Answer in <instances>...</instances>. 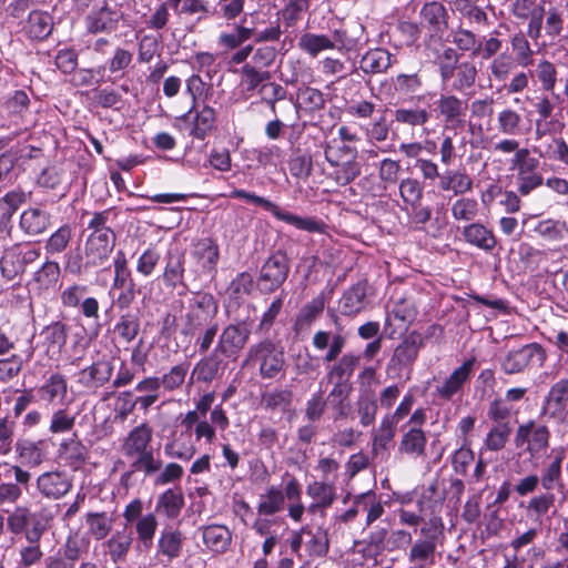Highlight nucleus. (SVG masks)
Segmentation results:
<instances>
[{
  "label": "nucleus",
  "instance_id": "1",
  "mask_svg": "<svg viewBox=\"0 0 568 568\" xmlns=\"http://www.w3.org/2000/svg\"><path fill=\"white\" fill-rule=\"evenodd\" d=\"M152 444L153 428L146 422L134 426L125 435L121 443V454L129 463V471L123 477L132 474L153 477L161 470L162 457Z\"/></svg>",
  "mask_w": 568,
  "mask_h": 568
},
{
  "label": "nucleus",
  "instance_id": "2",
  "mask_svg": "<svg viewBox=\"0 0 568 568\" xmlns=\"http://www.w3.org/2000/svg\"><path fill=\"white\" fill-rule=\"evenodd\" d=\"M112 209L91 213L87 230L90 231L84 243V258L95 267L103 265L115 246L116 235L108 225Z\"/></svg>",
  "mask_w": 568,
  "mask_h": 568
},
{
  "label": "nucleus",
  "instance_id": "3",
  "mask_svg": "<svg viewBox=\"0 0 568 568\" xmlns=\"http://www.w3.org/2000/svg\"><path fill=\"white\" fill-rule=\"evenodd\" d=\"M7 529L12 535H22L26 541H40L54 520L50 508L43 507L32 511L26 505L16 506L7 517Z\"/></svg>",
  "mask_w": 568,
  "mask_h": 568
},
{
  "label": "nucleus",
  "instance_id": "4",
  "mask_svg": "<svg viewBox=\"0 0 568 568\" xmlns=\"http://www.w3.org/2000/svg\"><path fill=\"white\" fill-rule=\"evenodd\" d=\"M284 348L266 338L252 344L243 366H257L263 379H275L285 371Z\"/></svg>",
  "mask_w": 568,
  "mask_h": 568
},
{
  "label": "nucleus",
  "instance_id": "5",
  "mask_svg": "<svg viewBox=\"0 0 568 568\" xmlns=\"http://www.w3.org/2000/svg\"><path fill=\"white\" fill-rule=\"evenodd\" d=\"M246 21V18H243L240 22L233 23L231 29L222 31L219 34L216 45L223 53L234 51L250 39H254L256 43L274 42L277 41L282 34L278 23L271 24L260 30L254 26H247Z\"/></svg>",
  "mask_w": 568,
  "mask_h": 568
},
{
  "label": "nucleus",
  "instance_id": "6",
  "mask_svg": "<svg viewBox=\"0 0 568 568\" xmlns=\"http://www.w3.org/2000/svg\"><path fill=\"white\" fill-rule=\"evenodd\" d=\"M230 196L232 199L244 200L247 203L258 205L264 210L270 211L277 220L283 221L290 225H293L301 231L320 234H324L326 232V224L323 221L316 217H302L295 215L288 211L281 209L278 205L271 202L270 200L256 195L255 193L247 192L241 189H235L231 192Z\"/></svg>",
  "mask_w": 568,
  "mask_h": 568
},
{
  "label": "nucleus",
  "instance_id": "7",
  "mask_svg": "<svg viewBox=\"0 0 568 568\" xmlns=\"http://www.w3.org/2000/svg\"><path fill=\"white\" fill-rule=\"evenodd\" d=\"M511 169L516 171L517 192L528 196L544 185V175L540 171L539 159L531 156L530 151H519L510 160Z\"/></svg>",
  "mask_w": 568,
  "mask_h": 568
},
{
  "label": "nucleus",
  "instance_id": "8",
  "mask_svg": "<svg viewBox=\"0 0 568 568\" xmlns=\"http://www.w3.org/2000/svg\"><path fill=\"white\" fill-rule=\"evenodd\" d=\"M251 327L244 322L230 323L223 327L214 349L229 362H236L251 337Z\"/></svg>",
  "mask_w": 568,
  "mask_h": 568
},
{
  "label": "nucleus",
  "instance_id": "9",
  "mask_svg": "<svg viewBox=\"0 0 568 568\" xmlns=\"http://www.w3.org/2000/svg\"><path fill=\"white\" fill-rule=\"evenodd\" d=\"M290 273V262L285 253L278 251L272 254L262 265L256 281L262 294L277 291L286 281Z\"/></svg>",
  "mask_w": 568,
  "mask_h": 568
},
{
  "label": "nucleus",
  "instance_id": "10",
  "mask_svg": "<svg viewBox=\"0 0 568 568\" xmlns=\"http://www.w3.org/2000/svg\"><path fill=\"white\" fill-rule=\"evenodd\" d=\"M219 305L210 293H197L191 301L185 314L183 334L192 335L211 322L217 314Z\"/></svg>",
  "mask_w": 568,
  "mask_h": 568
},
{
  "label": "nucleus",
  "instance_id": "11",
  "mask_svg": "<svg viewBox=\"0 0 568 568\" xmlns=\"http://www.w3.org/2000/svg\"><path fill=\"white\" fill-rule=\"evenodd\" d=\"M540 416L557 424L568 423V378L555 382L545 396Z\"/></svg>",
  "mask_w": 568,
  "mask_h": 568
},
{
  "label": "nucleus",
  "instance_id": "12",
  "mask_svg": "<svg viewBox=\"0 0 568 568\" xmlns=\"http://www.w3.org/2000/svg\"><path fill=\"white\" fill-rule=\"evenodd\" d=\"M423 346L424 338L418 332L408 333L395 347L387 363V372H395L399 375L403 371H409Z\"/></svg>",
  "mask_w": 568,
  "mask_h": 568
},
{
  "label": "nucleus",
  "instance_id": "13",
  "mask_svg": "<svg viewBox=\"0 0 568 568\" xmlns=\"http://www.w3.org/2000/svg\"><path fill=\"white\" fill-rule=\"evenodd\" d=\"M549 438L548 427L530 419L517 427L514 443L518 448L526 446V450L535 456L548 448Z\"/></svg>",
  "mask_w": 568,
  "mask_h": 568
},
{
  "label": "nucleus",
  "instance_id": "14",
  "mask_svg": "<svg viewBox=\"0 0 568 568\" xmlns=\"http://www.w3.org/2000/svg\"><path fill=\"white\" fill-rule=\"evenodd\" d=\"M88 293V286L83 284L73 283L67 286L60 293V301L65 308H80L81 314L89 320L99 321L100 305L95 297L85 296Z\"/></svg>",
  "mask_w": 568,
  "mask_h": 568
},
{
  "label": "nucleus",
  "instance_id": "15",
  "mask_svg": "<svg viewBox=\"0 0 568 568\" xmlns=\"http://www.w3.org/2000/svg\"><path fill=\"white\" fill-rule=\"evenodd\" d=\"M537 359L539 365L546 359V354L539 344H527L518 349L509 351L500 359V368L505 374L514 375L524 372V369L534 361Z\"/></svg>",
  "mask_w": 568,
  "mask_h": 568
},
{
  "label": "nucleus",
  "instance_id": "16",
  "mask_svg": "<svg viewBox=\"0 0 568 568\" xmlns=\"http://www.w3.org/2000/svg\"><path fill=\"white\" fill-rule=\"evenodd\" d=\"M122 13L103 0L100 7H94L84 18L88 33H112L116 31Z\"/></svg>",
  "mask_w": 568,
  "mask_h": 568
},
{
  "label": "nucleus",
  "instance_id": "17",
  "mask_svg": "<svg viewBox=\"0 0 568 568\" xmlns=\"http://www.w3.org/2000/svg\"><path fill=\"white\" fill-rule=\"evenodd\" d=\"M424 539H417L410 547L408 559L413 564L427 565L432 560L437 547L438 537L443 534L442 525L437 520H430L420 529Z\"/></svg>",
  "mask_w": 568,
  "mask_h": 568
},
{
  "label": "nucleus",
  "instance_id": "18",
  "mask_svg": "<svg viewBox=\"0 0 568 568\" xmlns=\"http://www.w3.org/2000/svg\"><path fill=\"white\" fill-rule=\"evenodd\" d=\"M39 494L47 499L58 500L64 497L73 486L72 477L64 471L42 473L36 481Z\"/></svg>",
  "mask_w": 568,
  "mask_h": 568
},
{
  "label": "nucleus",
  "instance_id": "19",
  "mask_svg": "<svg viewBox=\"0 0 568 568\" xmlns=\"http://www.w3.org/2000/svg\"><path fill=\"white\" fill-rule=\"evenodd\" d=\"M113 366L110 361L101 359L82 368L75 374V383L87 392L95 393L110 382Z\"/></svg>",
  "mask_w": 568,
  "mask_h": 568
},
{
  "label": "nucleus",
  "instance_id": "20",
  "mask_svg": "<svg viewBox=\"0 0 568 568\" xmlns=\"http://www.w3.org/2000/svg\"><path fill=\"white\" fill-rule=\"evenodd\" d=\"M191 256L201 267V273L213 277L220 258V248L216 241L210 236L194 240L191 245Z\"/></svg>",
  "mask_w": 568,
  "mask_h": 568
},
{
  "label": "nucleus",
  "instance_id": "21",
  "mask_svg": "<svg viewBox=\"0 0 568 568\" xmlns=\"http://www.w3.org/2000/svg\"><path fill=\"white\" fill-rule=\"evenodd\" d=\"M420 23L432 36L442 38L448 30L449 12L439 1L425 2L419 11Z\"/></svg>",
  "mask_w": 568,
  "mask_h": 568
},
{
  "label": "nucleus",
  "instance_id": "22",
  "mask_svg": "<svg viewBox=\"0 0 568 568\" xmlns=\"http://www.w3.org/2000/svg\"><path fill=\"white\" fill-rule=\"evenodd\" d=\"M467 103L455 94H440L435 101V112L446 125L463 126Z\"/></svg>",
  "mask_w": 568,
  "mask_h": 568
},
{
  "label": "nucleus",
  "instance_id": "23",
  "mask_svg": "<svg viewBox=\"0 0 568 568\" xmlns=\"http://www.w3.org/2000/svg\"><path fill=\"white\" fill-rule=\"evenodd\" d=\"M185 274V253L180 248H172L168 251L165 258V266L163 271V283L165 287L175 290L182 287L183 292L189 291L187 284L184 280Z\"/></svg>",
  "mask_w": 568,
  "mask_h": 568
},
{
  "label": "nucleus",
  "instance_id": "24",
  "mask_svg": "<svg viewBox=\"0 0 568 568\" xmlns=\"http://www.w3.org/2000/svg\"><path fill=\"white\" fill-rule=\"evenodd\" d=\"M346 337L341 333H332L329 331L320 329L312 337L313 347L318 351H325L322 357L327 365L335 363L342 355L346 346Z\"/></svg>",
  "mask_w": 568,
  "mask_h": 568
},
{
  "label": "nucleus",
  "instance_id": "25",
  "mask_svg": "<svg viewBox=\"0 0 568 568\" xmlns=\"http://www.w3.org/2000/svg\"><path fill=\"white\" fill-rule=\"evenodd\" d=\"M346 337L341 333H332L329 331L320 329L312 337L313 347L318 351H325L322 357L327 365L335 363L342 355L346 346Z\"/></svg>",
  "mask_w": 568,
  "mask_h": 568
},
{
  "label": "nucleus",
  "instance_id": "26",
  "mask_svg": "<svg viewBox=\"0 0 568 568\" xmlns=\"http://www.w3.org/2000/svg\"><path fill=\"white\" fill-rule=\"evenodd\" d=\"M475 362V357L466 359L459 367L454 369L440 385H437L436 393L438 397L445 400H450L457 393H459L464 385L469 382Z\"/></svg>",
  "mask_w": 568,
  "mask_h": 568
},
{
  "label": "nucleus",
  "instance_id": "27",
  "mask_svg": "<svg viewBox=\"0 0 568 568\" xmlns=\"http://www.w3.org/2000/svg\"><path fill=\"white\" fill-rule=\"evenodd\" d=\"M227 362L215 349L201 358L193 367L191 378L199 383L210 384L223 375Z\"/></svg>",
  "mask_w": 568,
  "mask_h": 568
},
{
  "label": "nucleus",
  "instance_id": "28",
  "mask_svg": "<svg viewBox=\"0 0 568 568\" xmlns=\"http://www.w3.org/2000/svg\"><path fill=\"white\" fill-rule=\"evenodd\" d=\"M6 476H13L16 483L0 484V505L4 503L16 504L22 497V486L28 487L31 474L19 465H8Z\"/></svg>",
  "mask_w": 568,
  "mask_h": 568
},
{
  "label": "nucleus",
  "instance_id": "29",
  "mask_svg": "<svg viewBox=\"0 0 568 568\" xmlns=\"http://www.w3.org/2000/svg\"><path fill=\"white\" fill-rule=\"evenodd\" d=\"M361 362L359 355L352 352L343 354L335 363L326 366V379L328 383H342L343 385H349L348 382L352 378L354 372L358 367Z\"/></svg>",
  "mask_w": 568,
  "mask_h": 568
},
{
  "label": "nucleus",
  "instance_id": "30",
  "mask_svg": "<svg viewBox=\"0 0 568 568\" xmlns=\"http://www.w3.org/2000/svg\"><path fill=\"white\" fill-rule=\"evenodd\" d=\"M19 226L28 236L41 235L51 226V214L39 207H29L21 213Z\"/></svg>",
  "mask_w": 568,
  "mask_h": 568
},
{
  "label": "nucleus",
  "instance_id": "31",
  "mask_svg": "<svg viewBox=\"0 0 568 568\" xmlns=\"http://www.w3.org/2000/svg\"><path fill=\"white\" fill-rule=\"evenodd\" d=\"M466 243L486 253L493 252L497 245L494 232L481 223H470L463 229Z\"/></svg>",
  "mask_w": 568,
  "mask_h": 568
},
{
  "label": "nucleus",
  "instance_id": "32",
  "mask_svg": "<svg viewBox=\"0 0 568 568\" xmlns=\"http://www.w3.org/2000/svg\"><path fill=\"white\" fill-rule=\"evenodd\" d=\"M395 62L394 55L384 48H375L365 52L359 61V69L365 74L385 73Z\"/></svg>",
  "mask_w": 568,
  "mask_h": 568
},
{
  "label": "nucleus",
  "instance_id": "33",
  "mask_svg": "<svg viewBox=\"0 0 568 568\" xmlns=\"http://www.w3.org/2000/svg\"><path fill=\"white\" fill-rule=\"evenodd\" d=\"M34 351L31 338L23 355L12 353L8 357H0V383H8L16 378L21 373L24 364L32 359Z\"/></svg>",
  "mask_w": 568,
  "mask_h": 568
},
{
  "label": "nucleus",
  "instance_id": "34",
  "mask_svg": "<svg viewBox=\"0 0 568 568\" xmlns=\"http://www.w3.org/2000/svg\"><path fill=\"white\" fill-rule=\"evenodd\" d=\"M132 541V532L124 528L123 530H118L112 534L111 537L102 544V547L104 554L110 557L111 561L118 564L126 559Z\"/></svg>",
  "mask_w": 568,
  "mask_h": 568
},
{
  "label": "nucleus",
  "instance_id": "35",
  "mask_svg": "<svg viewBox=\"0 0 568 568\" xmlns=\"http://www.w3.org/2000/svg\"><path fill=\"white\" fill-rule=\"evenodd\" d=\"M185 504L182 489L169 488L156 499L155 511L168 519H175L181 514Z\"/></svg>",
  "mask_w": 568,
  "mask_h": 568
},
{
  "label": "nucleus",
  "instance_id": "36",
  "mask_svg": "<svg viewBox=\"0 0 568 568\" xmlns=\"http://www.w3.org/2000/svg\"><path fill=\"white\" fill-rule=\"evenodd\" d=\"M203 542L213 552L223 554L232 541V532L224 525H209L202 528Z\"/></svg>",
  "mask_w": 568,
  "mask_h": 568
},
{
  "label": "nucleus",
  "instance_id": "37",
  "mask_svg": "<svg viewBox=\"0 0 568 568\" xmlns=\"http://www.w3.org/2000/svg\"><path fill=\"white\" fill-rule=\"evenodd\" d=\"M158 556H162L168 562L179 558L183 550V536L178 529H163L158 539Z\"/></svg>",
  "mask_w": 568,
  "mask_h": 568
},
{
  "label": "nucleus",
  "instance_id": "38",
  "mask_svg": "<svg viewBox=\"0 0 568 568\" xmlns=\"http://www.w3.org/2000/svg\"><path fill=\"white\" fill-rule=\"evenodd\" d=\"M426 80L422 68L414 72L398 73L393 79V85L395 91L403 95L413 98L418 92L425 89Z\"/></svg>",
  "mask_w": 568,
  "mask_h": 568
},
{
  "label": "nucleus",
  "instance_id": "39",
  "mask_svg": "<svg viewBox=\"0 0 568 568\" xmlns=\"http://www.w3.org/2000/svg\"><path fill=\"white\" fill-rule=\"evenodd\" d=\"M427 437L419 427H410L406 430L398 444V452L414 458L425 455Z\"/></svg>",
  "mask_w": 568,
  "mask_h": 568
},
{
  "label": "nucleus",
  "instance_id": "40",
  "mask_svg": "<svg viewBox=\"0 0 568 568\" xmlns=\"http://www.w3.org/2000/svg\"><path fill=\"white\" fill-rule=\"evenodd\" d=\"M351 390V385H343L342 383L334 384L329 390L327 402L335 412V419H343L349 416L352 410L349 402Z\"/></svg>",
  "mask_w": 568,
  "mask_h": 568
},
{
  "label": "nucleus",
  "instance_id": "41",
  "mask_svg": "<svg viewBox=\"0 0 568 568\" xmlns=\"http://www.w3.org/2000/svg\"><path fill=\"white\" fill-rule=\"evenodd\" d=\"M26 200L22 190H12L0 197V230H10L12 216Z\"/></svg>",
  "mask_w": 568,
  "mask_h": 568
},
{
  "label": "nucleus",
  "instance_id": "42",
  "mask_svg": "<svg viewBox=\"0 0 568 568\" xmlns=\"http://www.w3.org/2000/svg\"><path fill=\"white\" fill-rule=\"evenodd\" d=\"M140 311L128 310L119 316L114 333L125 343H131L140 333Z\"/></svg>",
  "mask_w": 568,
  "mask_h": 568
},
{
  "label": "nucleus",
  "instance_id": "43",
  "mask_svg": "<svg viewBox=\"0 0 568 568\" xmlns=\"http://www.w3.org/2000/svg\"><path fill=\"white\" fill-rule=\"evenodd\" d=\"M324 307L325 298L322 293L300 310L295 320V329L297 332L310 329L313 323L322 315Z\"/></svg>",
  "mask_w": 568,
  "mask_h": 568
},
{
  "label": "nucleus",
  "instance_id": "44",
  "mask_svg": "<svg viewBox=\"0 0 568 568\" xmlns=\"http://www.w3.org/2000/svg\"><path fill=\"white\" fill-rule=\"evenodd\" d=\"M455 79L450 83V90L459 93L473 89L478 77L477 67L473 61H463L454 69Z\"/></svg>",
  "mask_w": 568,
  "mask_h": 568
},
{
  "label": "nucleus",
  "instance_id": "45",
  "mask_svg": "<svg viewBox=\"0 0 568 568\" xmlns=\"http://www.w3.org/2000/svg\"><path fill=\"white\" fill-rule=\"evenodd\" d=\"M59 456L67 466L77 470L85 463L88 450L79 440L68 439L60 445Z\"/></svg>",
  "mask_w": 568,
  "mask_h": 568
},
{
  "label": "nucleus",
  "instance_id": "46",
  "mask_svg": "<svg viewBox=\"0 0 568 568\" xmlns=\"http://www.w3.org/2000/svg\"><path fill=\"white\" fill-rule=\"evenodd\" d=\"M27 30L32 39L43 40L53 30V19L44 11L33 10L29 13Z\"/></svg>",
  "mask_w": 568,
  "mask_h": 568
},
{
  "label": "nucleus",
  "instance_id": "47",
  "mask_svg": "<svg viewBox=\"0 0 568 568\" xmlns=\"http://www.w3.org/2000/svg\"><path fill=\"white\" fill-rule=\"evenodd\" d=\"M73 237V229L70 224H63L57 229L44 242V251L48 256L62 254L70 245Z\"/></svg>",
  "mask_w": 568,
  "mask_h": 568
},
{
  "label": "nucleus",
  "instance_id": "48",
  "mask_svg": "<svg viewBox=\"0 0 568 568\" xmlns=\"http://www.w3.org/2000/svg\"><path fill=\"white\" fill-rule=\"evenodd\" d=\"M284 493L278 486H270L264 494L260 496L256 507L258 515L272 516L284 509Z\"/></svg>",
  "mask_w": 568,
  "mask_h": 568
},
{
  "label": "nucleus",
  "instance_id": "49",
  "mask_svg": "<svg viewBox=\"0 0 568 568\" xmlns=\"http://www.w3.org/2000/svg\"><path fill=\"white\" fill-rule=\"evenodd\" d=\"M40 396L49 403H60L67 397V379L63 375L52 374L39 388Z\"/></svg>",
  "mask_w": 568,
  "mask_h": 568
},
{
  "label": "nucleus",
  "instance_id": "50",
  "mask_svg": "<svg viewBox=\"0 0 568 568\" xmlns=\"http://www.w3.org/2000/svg\"><path fill=\"white\" fill-rule=\"evenodd\" d=\"M14 452L22 465L28 467H37L44 460V452L41 448V443L31 440H18L14 446Z\"/></svg>",
  "mask_w": 568,
  "mask_h": 568
},
{
  "label": "nucleus",
  "instance_id": "51",
  "mask_svg": "<svg viewBox=\"0 0 568 568\" xmlns=\"http://www.w3.org/2000/svg\"><path fill=\"white\" fill-rule=\"evenodd\" d=\"M297 47L312 58L317 57L325 50H333L331 38L326 34L305 32L298 38Z\"/></svg>",
  "mask_w": 568,
  "mask_h": 568
},
{
  "label": "nucleus",
  "instance_id": "52",
  "mask_svg": "<svg viewBox=\"0 0 568 568\" xmlns=\"http://www.w3.org/2000/svg\"><path fill=\"white\" fill-rule=\"evenodd\" d=\"M534 75L540 83L542 91L551 93L555 100H559V95L554 92L558 81V72L552 62L546 59L540 60L536 65Z\"/></svg>",
  "mask_w": 568,
  "mask_h": 568
},
{
  "label": "nucleus",
  "instance_id": "53",
  "mask_svg": "<svg viewBox=\"0 0 568 568\" xmlns=\"http://www.w3.org/2000/svg\"><path fill=\"white\" fill-rule=\"evenodd\" d=\"M1 274L8 281H13L24 273V267L19 256V244H14L3 252L0 258Z\"/></svg>",
  "mask_w": 568,
  "mask_h": 568
},
{
  "label": "nucleus",
  "instance_id": "54",
  "mask_svg": "<svg viewBox=\"0 0 568 568\" xmlns=\"http://www.w3.org/2000/svg\"><path fill=\"white\" fill-rule=\"evenodd\" d=\"M366 297V286L363 283H356L351 286L341 301L342 312L345 315H355L364 308Z\"/></svg>",
  "mask_w": 568,
  "mask_h": 568
},
{
  "label": "nucleus",
  "instance_id": "55",
  "mask_svg": "<svg viewBox=\"0 0 568 568\" xmlns=\"http://www.w3.org/2000/svg\"><path fill=\"white\" fill-rule=\"evenodd\" d=\"M61 268L57 261L47 260L39 270L33 273V282L40 290L53 288L60 280Z\"/></svg>",
  "mask_w": 568,
  "mask_h": 568
},
{
  "label": "nucleus",
  "instance_id": "56",
  "mask_svg": "<svg viewBox=\"0 0 568 568\" xmlns=\"http://www.w3.org/2000/svg\"><path fill=\"white\" fill-rule=\"evenodd\" d=\"M397 425L383 417L379 426L373 432V453L378 455L388 449L396 435Z\"/></svg>",
  "mask_w": 568,
  "mask_h": 568
},
{
  "label": "nucleus",
  "instance_id": "57",
  "mask_svg": "<svg viewBox=\"0 0 568 568\" xmlns=\"http://www.w3.org/2000/svg\"><path fill=\"white\" fill-rule=\"evenodd\" d=\"M41 336L44 339L48 351L57 349L60 352L68 338V325L61 321L52 322L43 327Z\"/></svg>",
  "mask_w": 568,
  "mask_h": 568
},
{
  "label": "nucleus",
  "instance_id": "58",
  "mask_svg": "<svg viewBox=\"0 0 568 568\" xmlns=\"http://www.w3.org/2000/svg\"><path fill=\"white\" fill-rule=\"evenodd\" d=\"M85 524L88 526L89 534L95 540H102L111 531L113 526V518L104 511L88 513L85 515Z\"/></svg>",
  "mask_w": 568,
  "mask_h": 568
},
{
  "label": "nucleus",
  "instance_id": "59",
  "mask_svg": "<svg viewBox=\"0 0 568 568\" xmlns=\"http://www.w3.org/2000/svg\"><path fill=\"white\" fill-rule=\"evenodd\" d=\"M214 123L215 110L210 105H204L195 113L190 135L199 140H204L212 131Z\"/></svg>",
  "mask_w": 568,
  "mask_h": 568
},
{
  "label": "nucleus",
  "instance_id": "60",
  "mask_svg": "<svg viewBox=\"0 0 568 568\" xmlns=\"http://www.w3.org/2000/svg\"><path fill=\"white\" fill-rule=\"evenodd\" d=\"M306 494L322 506L331 507L336 500V487L334 483L314 480L306 487Z\"/></svg>",
  "mask_w": 568,
  "mask_h": 568
},
{
  "label": "nucleus",
  "instance_id": "61",
  "mask_svg": "<svg viewBox=\"0 0 568 568\" xmlns=\"http://www.w3.org/2000/svg\"><path fill=\"white\" fill-rule=\"evenodd\" d=\"M356 149L346 143L338 142L336 139L326 142L324 145V156L329 165H337L347 159H356Z\"/></svg>",
  "mask_w": 568,
  "mask_h": 568
},
{
  "label": "nucleus",
  "instance_id": "62",
  "mask_svg": "<svg viewBox=\"0 0 568 568\" xmlns=\"http://www.w3.org/2000/svg\"><path fill=\"white\" fill-rule=\"evenodd\" d=\"M398 192L405 207H407L422 202L424 186L416 178H405L398 183Z\"/></svg>",
  "mask_w": 568,
  "mask_h": 568
},
{
  "label": "nucleus",
  "instance_id": "63",
  "mask_svg": "<svg viewBox=\"0 0 568 568\" xmlns=\"http://www.w3.org/2000/svg\"><path fill=\"white\" fill-rule=\"evenodd\" d=\"M261 101L265 103L274 116L277 115V102L286 99V89L276 82H265L260 87L258 93Z\"/></svg>",
  "mask_w": 568,
  "mask_h": 568
},
{
  "label": "nucleus",
  "instance_id": "64",
  "mask_svg": "<svg viewBox=\"0 0 568 568\" xmlns=\"http://www.w3.org/2000/svg\"><path fill=\"white\" fill-rule=\"evenodd\" d=\"M523 118L513 109H504L497 115V129L504 135H518L521 132Z\"/></svg>",
  "mask_w": 568,
  "mask_h": 568
}]
</instances>
